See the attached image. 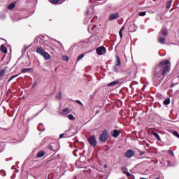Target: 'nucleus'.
<instances>
[{"mask_svg": "<svg viewBox=\"0 0 179 179\" xmlns=\"http://www.w3.org/2000/svg\"><path fill=\"white\" fill-rule=\"evenodd\" d=\"M36 52L37 54H39V55H41L42 57H43L45 61H48V59L51 58V55H50L48 52L44 51V49L41 47L38 48L36 49Z\"/></svg>", "mask_w": 179, "mask_h": 179, "instance_id": "obj_1", "label": "nucleus"}, {"mask_svg": "<svg viewBox=\"0 0 179 179\" xmlns=\"http://www.w3.org/2000/svg\"><path fill=\"white\" fill-rule=\"evenodd\" d=\"M88 142L92 146H96V145H97V141L96 140V137L94 136H90L88 138Z\"/></svg>", "mask_w": 179, "mask_h": 179, "instance_id": "obj_2", "label": "nucleus"}, {"mask_svg": "<svg viewBox=\"0 0 179 179\" xmlns=\"http://www.w3.org/2000/svg\"><path fill=\"white\" fill-rule=\"evenodd\" d=\"M106 49L103 46H100L96 48V53L98 55H104L106 54Z\"/></svg>", "mask_w": 179, "mask_h": 179, "instance_id": "obj_3", "label": "nucleus"}, {"mask_svg": "<svg viewBox=\"0 0 179 179\" xmlns=\"http://www.w3.org/2000/svg\"><path fill=\"white\" fill-rule=\"evenodd\" d=\"M108 139V134L106 131H103L100 136V141L106 142Z\"/></svg>", "mask_w": 179, "mask_h": 179, "instance_id": "obj_4", "label": "nucleus"}, {"mask_svg": "<svg viewBox=\"0 0 179 179\" xmlns=\"http://www.w3.org/2000/svg\"><path fill=\"white\" fill-rule=\"evenodd\" d=\"M120 17V13H110L109 15V21L111 22L113 20H115L116 19H118Z\"/></svg>", "mask_w": 179, "mask_h": 179, "instance_id": "obj_5", "label": "nucleus"}, {"mask_svg": "<svg viewBox=\"0 0 179 179\" xmlns=\"http://www.w3.org/2000/svg\"><path fill=\"white\" fill-rule=\"evenodd\" d=\"M126 157H132L134 156V151L132 150H129L125 153Z\"/></svg>", "mask_w": 179, "mask_h": 179, "instance_id": "obj_6", "label": "nucleus"}, {"mask_svg": "<svg viewBox=\"0 0 179 179\" xmlns=\"http://www.w3.org/2000/svg\"><path fill=\"white\" fill-rule=\"evenodd\" d=\"M168 34H169V32L167 31V28H166V27L162 28L159 33V34H162V36H167Z\"/></svg>", "mask_w": 179, "mask_h": 179, "instance_id": "obj_7", "label": "nucleus"}, {"mask_svg": "<svg viewBox=\"0 0 179 179\" xmlns=\"http://www.w3.org/2000/svg\"><path fill=\"white\" fill-rule=\"evenodd\" d=\"M0 50L1 52H3V54H7L8 53V49L6 48V47H5V45H1V48H0Z\"/></svg>", "mask_w": 179, "mask_h": 179, "instance_id": "obj_8", "label": "nucleus"}, {"mask_svg": "<svg viewBox=\"0 0 179 179\" xmlns=\"http://www.w3.org/2000/svg\"><path fill=\"white\" fill-rule=\"evenodd\" d=\"M165 42H166V38L163 36H159L158 38V43H159V44H164Z\"/></svg>", "mask_w": 179, "mask_h": 179, "instance_id": "obj_9", "label": "nucleus"}, {"mask_svg": "<svg viewBox=\"0 0 179 179\" xmlns=\"http://www.w3.org/2000/svg\"><path fill=\"white\" fill-rule=\"evenodd\" d=\"M169 69H170V68L169 67V66H165L164 67V69L162 71V75L163 76H164V75H166V73H167Z\"/></svg>", "mask_w": 179, "mask_h": 179, "instance_id": "obj_10", "label": "nucleus"}, {"mask_svg": "<svg viewBox=\"0 0 179 179\" xmlns=\"http://www.w3.org/2000/svg\"><path fill=\"white\" fill-rule=\"evenodd\" d=\"M66 117L71 121H75V120H76V117L75 116H73V115H72V114L66 115Z\"/></svg>", "mask_w": 179, "mask_h": 179, "instance_id": "obj_11", "label": "nucleus"}, {"mask_svg": "<svg viewBox=\"0 0 179 179\" xmlns=\"http://www.w3.org/2000/svg\"><path fill=\"white\" fill-rule=\"evenodd\" d=\"M120 135V131L118 130H114L112 136L113 138H117V136Z\"/></svg>", "mask_w": 179, "mask_h": 179, "instance_id": "obj_12", "label": "nucleus"}, {"mask_svg": "<svg viewBox=\"0 0 179 179\" xmlns=\"http://www.w3.org/2000/svg\"><path fill=\"white\" fill-rule=\"evenodd\" d=\"M56 146H57V143H52L50 144L49 148H50V150H55Z\"/></svg>", "mask_w": 179, "mask_h": 179, "instance_id": "obj_13", "label": "nucleus"}, {"mask_svg": "<svg viewBox=\"0 0 179 179\" xmlns=\"http://www.w3.org/2000/svg\"><path fill=\"white\" fill-rule=\"evenodd\" d=\"M15 6H16V3H12L8 6V9H9V10H12V9L15 8Z\"/></svg>", "mask_w": 179, "mask_h": 179, "instance_id": "obj_14", "label": "nucleus"}, {"mask_svg": "<svg viewBox=\"0 0 179 179\" xmlns=\"http://www.w3.org/2000/svg\"><path fill=\"white\" fill-rule=\"evenodd\" d=\"M71 111H69V108H66L63 109V115H68Z\"/></svg>", "mask_w": 179, "mask_h": 179, "instance_id": "obj_15", "label": "nucleus"}, {"mask_svg": "<svg viewBox=\"0 0 179 179\" xmlns=\"http://www.w3.org/2000/svg\"><path fill=\"white\" fill-rule=\"evenodd\" d=\"M169 62V60H164L159 63V65L160 66H164V65H167Z\"/></svg>", "mask_w": 179, "mask_h": 179, "instance_id": "obj_16", "label": "nucleus"}, {"mask_svg": "<svg viewBox=\"0 0 179 179\" xmlns=\"http://www.w3.org/2000/svg\"><path fill=\"white\" fill-rule=\"evenodd\" d=\"M56 100H61V99H62V95L61 94V92H57L56 94Z\"/></svg>", "mask_w": 179, "mask_h": 179, "instance_id": "obj_17", "label": "nucleus"}, {"mask_svg": "<svg viewBox=\"0 0 179 179\" xmlns=\"http://www.w3.org/2000/svg\"><path fill=\"white\" fill-rule=\"evenodd\" d=\"M44 155H45V152L44 151H40L38 154H37V157H43V156H44Z\"/></svg>", "mask_w": 179, "mask_h": 179, "instance_id": "obj_18", "label": "nucleus"}, {"mask_svg": "<svg viewBox=\"0 0 179 179\" xmlns=\"http://www.w3.org/2000/svg\"><path fill=\"white\" fill-rule=\"evenodd\" d=\"M121 65V59H120L119 57H117V62L115 64V66H120Z\"/></svg>", "mask_w": 179, "mask_h": 179, "instance_id": "obj_19", "label": "nucleus"}, {"mask_svg": "<svg viewBox=\"0 0 179 179\" xmlns=\"http://www.w3.org/2000/svg\"><path fill=\"white\" fill-rule=\"evenodd\" d=\"M118 85V81H113L112 83H110L109 84H108V86L110 87V86H115Z\"/></svg>", "mask_w": 179, "mask_h": 179, "instance_id": "obj_20", "label": "nucleus"}, {"mask_svg": "<svg viewBox=\"0 0 179 179\" xmlns=\"http://www.w3.org/2000/svg\"><path fill=\"white\" fill-rule=\"evenodd\" d=\"M164 104L165 106H169V104H170V98H167L166 99H165L164 101Z\"/></svg>", "mask_w": 179, "mask_h": 179, "instance_id": "obj_21", "label": "nucleus"}, {"mask_svg": "<svg viewBox=\"0 0 179 179\" xmlns=\"http://www.w3.org/2000/svg\"><path fill=\"white\" fill-rule=\"evenodd\" d=\"M124 29H125V27H122L120 29V31H119V34H120V38H122V31H123Z\"/></svg>", "mask_w": 179, "mask_h": 179, "instance_id": "obj_22", "label": "nucleus"}, {"mask_svg": "<svg viewBox=\"0 0 179 179\" xmlns=\"http://www.w3.org/2000/svg\"><path fill=\"white\" fill-rule=\"evenodd\" d=\"M152 135H154L155 136V138H157V139H158V141H161L160 136H159V134L152 132Z\"/></svg>", "mask_w": 179, "mask_h": 179, "instance_id": "obj_23", "label": "nucleus"}, {"mask_svg": "<svg viewBox=\"0 0 179 179\" xmlns=\"http://www.w3.org/2000/svg\"><path fill=\"white\" fill-rule=\"evenodd\" d=\"M73 154L76 157H78V155H80V152H79V150H74L73 152Z\"/></svg>", "mask_w": 179, "mask_h": 179, "instance_id": "obj_24", "label": "nucleus"}, {"mask_svg": "<svg viewBox=\"0 0 179 179\" xmlns=\"http://www.w3.org/2000/svg\"><path fill=\"white\" fill-rule=\"evenodd\" d=\"M29 71H31V69H22L21 72L22 73H26V72H29Z\"/></svg>", "mask_w": 179, "mask_h": 179, "instance_id": "obj_25", "label": "nucleus"}, {"mask_svg": "<svg viewBox=\"0 0 179 179\" xmlns=\"http://www.w3.org/2000/svg\"><path fill=\"white\" fill-rule=\"evenodd\" d=\"M173 3V1L170 0L169 1H168L166 3V8L169 9V8H170V6H171V4Z\"/></svg>", "mask_w": 179, "mask_h": 179, "instance_id": "obj_26", "label": "nucleus"}, {"mask_svg": "<svg viewBox=\"0 0 179 179\" xmlns=\"http://www.w3.org/2000/svg\"><path fill=\"white\" fill-rule=\"evenodd\" d=\"M138 16H146V11H141L138 13Z\"/></svg>", "mask_w": 179, "mask_h": 179, "instance_id": "obj_27", "label": "nucleus"}, {"mask_svg": "<svg viewBox=\"0 0 179 179\" xmlns=\"http://www.w3.org/2000/svg\"><path fill=\"white\" fill-rule=\"evenodd\" d=\"M159 78H160V74H159V73L155 74L154 76L155 80H159Z\"/></svg>", "mask_w": 179, "mask_h": 179, "instance_id": "obj_28", "label": "nucleus"}, {"mask_svg": "<svg viewBox=\"0 0 179 179\" xmlns=\"http://www.w3.org/2000/svg\"><path fill=\"white\" fill-rule=\"evenodd\" d=\"M83 57H85V55H83V54L80 55L78 56V57L77 61H78V62L80 61V59H82V58H83Z\"/></svg>", "mask_w": 179, "mask_h": 179, "instance_id": "obj_29", "label": "nucleus"}, {"mask_svg": "<svg viewBox=\"0 0 179 179\" xmlns=\"http://www.w3.org/2000/svg\"><path fill=\"white\" fill-rule=\"evenodd\" d=\"M63 60L68 62V61H69V57H68V56H63Z\"/></svg>", "mask_w": 179, "mask_h": 179, "instance_id": "obj_30", "label": "nucleus"}, {"mask_svg": "<svg viewBox=\"0 0 179 179\" xmlns=\"http://www.w3.org/2000/svg\"><path fill=\"white\" fill-rule=\"evenodd\" d=\"M49 1H50L51 3L55 4L57 2H59V0H49Z\"/></svg>", "mask_w": 179, "mask_h": 179, "instance_id": "obj_31", "label": "nucleus"}, {"mask_svg": "<svg viewBox=\"0 0 179 179\" xmlns=\"http://www.w3.org/2000/svg\"><path fill=\"white\" fill-rule=\"evenodd\" d=\"M117 66H115L113 68V70L114 72H116V73H118V69L117 68Z\"/></svg>", "mask_w": 179, "mask_h": 179, "instance_id": "obj_32", "label": "nucleus"}, {"mask_svg": "<svg viewBox=\"0 0 179 179\" xmlns=\"http://www.w3.org/2000/svg\"><path fill=\"white\" fill-rule=\"evenodd\" d=\"M169 155H171V156H174V152L171 150H168Z\"/></svg>", "mask_w": 179, "mask_h": 179, "instance_id": "obj_33", "label": "nucleus"}, {"mask_svg": "<svg viewBox=\"0 0 179 179\" xmlns=\"http://www.w3.org/2000/svg\"><path fill=\"white\" fill-rule=\"evenodd\" d=\"M173 135L174 136H176V138H179V134H178V131H173Z\"/></svg>", "mask_w": 179, "mask_h": 179, "instance_id": "obj_34", "label": "nucleus"}, {"mask_svg": "<svg viewBox=\"0 0 179 179\" xmlns=\"http://www.w3.org/2000/svg\"><path fill=\"white\" fill-rule=\"evenodd\" d=\"M3 75H5V70H1L0 71V76H3Z\"/></svg>", "mask_w": 179, "mask_h": 179, "instance_id": "obj_35", "label": "nucleus"}, {"mask_svg": "<svg viewBox=\"0 0 179 179\" xmlns=\"http://www.w3.org/2000/svg\"><path fill=\"white\" fill-rule=\"evenodd\" d=\"M76 103H78V104H80V106H83V103H82V102H80V101L77 100Z\"/></svg>", "mask_w": 179, "mask_h": 179, "instance_id": "obj_36", "label": "nucleus"}, {"mask_svg": "<svg viewBox=\"0 0 179 179\" xmlns=\"http://www.w3.org/2000/svg\"><path fill=\"white\" fill-rule=\"evenodd\" d=\"M127 177H131V173H129V172L126 173Z\"/></svg>", "mask_w": 179, "mask_h": 179, "instance_id": "obj_37", "label": "nucleus"}, {"mask_svg": "<svg viewBox=\"0 0 179 179\" xmlns=\"http://www.w3.org/2000/svg\"><path fill=\"white\" fill-rule=\"evenodd\" d=\"M64 138V134L59 135V138L61 139V138Z\"/></svg>", "mask_w": 179, "mask_h": 179, "instance_id": "obj_38", "label": "nucleus"}, {"mask_svg": "<svg viewBox=\"0 0 179 179\" xmlns=\"http://www.w3.org/2000/svg\"><path fill=\"white\" fill-rule=\"evenodd\" d=\"M17 76H19V75H15V76H13V79H15V78H17Z\"/></svg>", "mask_w": 179, "mask_h": 179, "instance_id": "obj_39", "label": "nucleus"}, {"mask_svg": "<svg viewBox=\"0 0 179 179\" xmlns=\"http://www.w3.org/2000/svg\"><path fill=\"white\" fill-rule=\"evenodd\" d=\"M17 76H19V75H15V76H13V79H15V78H17Z\"/></svg>", "mask_w": 179, "mask_h": 179, "instance_id": "obj_40", "label": "nucleus"}, {"mask_svg": "<svg viewBox=\"0 0 179 179\" xmlns=\"http://www.w3.org/2000/svg\"><path fill=\"white\" fill-rule=\"evenodd\" d=\"M91 99H94V94L91 95Z\"/></svg>", "mask_w": 179, "mask_h": 179, "instance_id": "obj_41", "label": "nucleus"}, {"mask_svg": "<svg viewBox=\"0 0 179 179\" xmlns=\"http://www.w3.org/2000/svg\"><path fill=\"white\" fill-rule=\"evenodd\" d=\"M123 173H124V174H127V173H128V172L124 171Z\"/></svg>", "mask_w": 179, "mask_h": 179, "instance_id": "obj_42", "label": "nucleus"}, {"mask_svg": "<svg viewBox=\"0 0 179 179\" xmlns=\"http://www.w3.org/2000/svg\"><path fill=\"white\" fill-rule=\"evenodd\" d=\"M10 78L11 79V80H13V76H11Z\"/></svg>", "mask_w": 179, "mask_h": 179, "instance_id": "obj_43", "label": "nucleus"}, {"mask_svg": "<svg viewBox=\"0 0 179 179\" xmlns=\"http://www.w3.org/2000/svg\"><path fill=\"white\" fill-rule=\"evenodd\" d=\"M12 80V79H10V78L8 80V82H10Z\"/></svg>", "mask_w": 179, "mask_h": 179, "instance_id": "obj_44", "label": "nucleus"}, {"mask_svg": "<svg viewBox=\"0 0 179 179\" xmlns=\"http://www.w3.org/2000/svg\"><path fill=\"white\" fill-rule=\"evenodd\" d=\"M105 167H106V169L107 168V166L106 165H105Z\"/></svg>", "mask_w": 179, "mask_h": 179, "instance_id": "obj_45", "label": "nucleus"}, {"mask_svg": "<svg viewBox=\"0 0 179 179\" xmlns=\"http://www.w3.org/2000/svg\"><path fill=\"white\" fill-rule=\"evenodd\" d=\"M159 83H160V80H159Z\"/></svg>", "mask_w": 179, "mask_h": 179, "instance_id": "obj_46", "label": "nucleus"}]
</instances>
